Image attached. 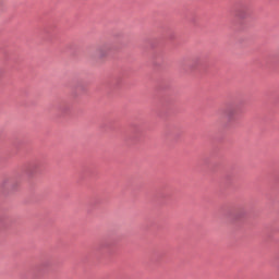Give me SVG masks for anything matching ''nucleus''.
<instances>
[{
  "label": "nucleus",
  "mask_w": 279,
  "mask_h": 279,
  "mask_svg": "<svg viewBox=\"0 0 279 279\" xmlns=\"http://www.w3.org/2000/svg\"><path fill=\"white\" fill-rule=\"evenodd\" d=\"M227 117H228L229 121H232V119H234V111L228 110L227 111Z\"/></svg>",
  "instance_id": "f03ea898"
},
{
  "label": "nucleus",
  "mask_w": 279,
  "mask_h": 279,
  "mask_svg": "<svg viewBox=\"0 0 279 279\" xmlns=\"http://www.w3.org/2000/svg\"><path fill=\"white\" fill-rule=\"evenodd\" d=\"M108 53H110V48L108 46H102L97 50L98 58H106Z\"/></svg>",
  "instance_id": "f257e3e1"
}]
</instances>
